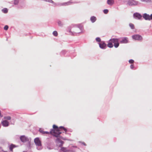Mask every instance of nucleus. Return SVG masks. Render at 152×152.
<instances>
[{
	"label": "nucleus",
	"mask_w": 152,
	"mask_h": 152,
	"mask_svg": "<svg viewBox=\"0 0 152 152\" xmlns=\"http://www.w3.org/2000/svg\"><path fill=\"white\" fill-rule=\"evenodd\" d=\"M53 129L50 132L44 131L41 129H39V131L42 134H50L53 136L57 137H58L60 134L61 133V130L63 129L65 132H66L67 131L66 129L64 127L61 126L59 128H58L57 126L55 125H53Z\"/></svg>",
	"instance_id": "obj_1"
},
{
	"label": "nucleus",
	"mask_w": 152,
	"mask_h": 152,
	"mask_svg": "<svg viewBox=\"0 0 152 152\" xmlns=\"http://www.w3.org/2000/svg\"><path fill=\"white\" fill-rule=\"evenodd\" d=\"M114 46L115 48H118L119 46V39L118 38H113L110 39L108 43L107 44V46L110 48H112Z\"/></svg>",
	"instance_id": "obj_2"
},
{
	"label": "nucleus",
	"mask_w": 152,
	"mask_h": 152,
	"mask_svg": "<svg viewBox=\"0 0 152 152\" xmlns=\"http://www.w3.org/2000/svg\"><path fill=\"white\" fill-rule=\"evenodd\" d=\"M132 37L133 39L136 40L141 41L142 39V37L138 34L134 35L132 36Z\"/></svg>",
	"instance_id": "obj_3"
},
{
	"label": "nucleus",
	"mask_w": 152,
	"mask_h": 152,
	"mask_svg": "<svg viewBox=\"0 0 152 152\" xmlns=\"http://www.w3.org/2000/svg\"><path fill=\"white\" fill-rule=\"evenodd\" d=\"M34 142L36 145L38 146H41L42 145L41 142L38 137L35 138L34 139Z\"/></svg>",
	"instance_id": "obj_4"
},
{
	"label": "nucleus",
	"mask_w": 152,
	"mask_h": 152,
	"mask_svg": "<svg viewBox=\"0 0 152 152\" xmlns=\"http://www.w3.org/2000/svg\"><path fill=\"white\" fill-rule=\"evenodd\" d=\"M133 17L134 18L138 19H140L142 17L141 15L137 12L133 14Z\"/></svg>",
	"instance_id": "obj_5"
},
{
	"label": "nucleus",
	"mask_w": 152,
	"mask_h": 152,
	"mask_svg": "<svg viewBox=\"0 0 152 152\" xmlns=\"http://www.w3.org/2000/svg\"><path fill=\"white\" fill-rule=\"evenodd\" d=\"M128 4L129 5H137L138 4V2L133 0L129 1Z\"/></svg>",
	"instance_id": "obj_6"
},
{
	"label": "nucleus",
	"mask_w": 152,
	"mask_h": 152,
	"mask_svg": "<svg viewBox=\"0 0 152 152\" xmlns=\"http://www.w3.org/2000/svg\"><path fill=\"white\" fill-rule=\"evenodd\" d=\"M143 17L145 20H151L150 15L146 13H144L143 15Z\"/></svg>",
	"instance_id": "obj_7"
},
{
	"label": "nucleus",
	"mask_w": 152,
	"mask_h": 152,
	"mask_svg": "<svg viewBox=\"0 0 152 152\" xmlns=\"http://www.w3.org/2000/svg\"><path fill=\"white\" fill-rule=\"evenodd\" d=\"M21 141L23 142H25L28 141V139L25 136H21L20 137Z\"/></svg>",
	"instance_id": "obj_8"
},
{
	"label": "nucleus",
	"mask_w": 152,
	"mask_h": 152,
	"mask_svg": "<svg viewBox=\"0 0 152 152\" xmlns=\"http://www.w3.org/2000/svg\"><path fill=\"white\" fill-rule=\"evenodd\" d=\"M99 45V47L102 49H104L106 47V44L104 41H101Z\"/></svg>",
	"instance_id": "obj_9"
},
{
	"label": "nucleus",
	"mask_w": 152,
	"mask_h": 152,
	"mask_svg": "<svg viewBox=\"0 0 152 152\" xmlns=\"http://www.w3.org/2000/svg\"><path fill=\"white\" fill-rule=\"evenodd\" d=\"M1 124L4 127L8 126L9 125V122L6 120L2 121L1 122Z\"/></svg>",
	"instance_id": "obj_10"
},
{
	"label": "nucleus",
	"mask_w": 152,
	"mask_h": 152,
	"mask_svg": "<svg viewBox=\"0 0 152 152\" xmlns=\"http://www.w3.org/2000/svg\"><path fill=\"white\" fill-rule=\"evenodd\" d=\"M128 42V39L126 37H123L122 39L120 41L121 43H126Z\"/></svg>",
	"instance_id": "obj_11"
},
{
	"label": "nucleus",
	"mask_w": 152,
	"mask_h": 152,
	"mask_svg": "<svg viewBox=\"0 0 152 152\" xmlns=\"http://www.w3.org/2000/svg\"><path fill=\"white\" fill-rule=\"evenodd\" d=\"M107 2L109 5H112L114 3V1L113 0H107Z\"/></svg>",
	"instance_id": "obj_12"
},
{
	"label": "nucleus",
	"mask_w": 152,
	"mask_h": 152,
	"mask_svg": "<svg viewBox=\"0 0 152 152\" xmlns=\"http://www.w3.org/2000/svg\"><path fill=\"white\" fill-rule=\"evenodd\" d=\"M16 147V146L13 144H11L9 148L10 150L12 152L13 151V149Z\"/></svg>",
	"instance_id": "obj_13"
},
{
	"label": "nucleus",
	"mask_w": 152,
	"mask_h": 152,
	"mask_svg": "<svg viewBox=\"0 0 152 152\" xmlns=\"http://www.w3.org/2000/svg\"><path fill=\"white\" fill-rule=\"evenodd\" d=\"M96 18L94 16H92L91 17L90 20L92 22L94 23L96 20Z\"/></svg>",
	"instance_id": "obj_14"
},
{
	"label": "nucleus",
	"mask_w": 152,
	"mask_h": 152,
	"mask_svg": "<svg viewBox=\"0 0 152 152\" xmlns=\"http://www.w3.org/2000/svg\"><path fill=\"white\" fill-rule=\"evenodd\" d=\"M61 150L64 152H66L67 151V150L66 148L62 147L61 148Z\"/></svg>",
	"instance_id": "obj_15"
},
{
	"label": "nucleus",
	"mask_w": 152,
	"mask_h": 152,
	"mask_svg": "<svg viewBox=\"0 0 152 152\" xmlns=\"http://www.w3.org/2000/svg\"><path fill=\"white\" fill-rule=\"evenodd\" d=\"M2 11L5 13H7L8 12V10L7 8H4L2 10Z\"/></svg>",
	"instance_id": "obj_16"
},
{
	"label": "nucleus",
	"mask_w": 152,
	"mask_h": 152,
	"mask_svg": "<svg viewBox=\"0 0 152 152\" xmlns=\"http://www.w3.org/2000/svg\"><path fill=\"white\" fill-rule=\"evenodd\" d=\"M53 34L56 37H57L58 35V33L56 31H54L53 32Z\"/></svg>",
	"instance_id": "obj_17"
},
{
	"label": "nucleus",
	"mask_w": 152,
	"mask_h": 152,
	"mask_svg": "<svg viewBox=\"0 0 152 152\" xmlns=\"http://www.w3.org/2000/svg\"><path fill=\"white\" fill-rule=\"evenodd\" d=\"M129 26H130V27L132 29H134V24L132 23H130L129 24Z\"/></svg>",
	"instance_id": "obj_18"
},
{
	"label": "nucleus",
	"mask_w": 152,
	"mask_h": 152,
	"mask_svg": "<svg viewBox=\"0 0 152 152\" xmlns=\"http://www.w3.org/2000/svg\"><path fill=\"white\" fill-rule=\"evenodd\" d=\"M4 119H7L8 120H10L11 119V117L10 116H5L4 118Z\"/></svg>",
	"instance_id": "obj_19"
},
{
	"label": "nucleus",
	"mask_w": 152,
	"mask_h": 152,
	"mask_svg": "<svg viewBox=\"0 0 152 152\" xmlns=\"http://www.w3.org/2000/svg\"><path fill=\"white\" fill-rule=\"evenodd\" d=\"M19 2L18 0H15L14 1V4H17Z\"/></svg>",
	"instance_id": "obj_20"
},
{
	"label": "nucleus",
	"mask_w": 152,
	"mask_h": 152,
	"mask_svg": "<svg viewBox=\"0 0 152 152\" xmlns=\"http://www.w3.org/2000/svg\"><path fill=\"white\" fill-rule=\"evenodd\" d=\"M96 40L97 42H100L101 41V39L99 37H97L96 38Z\"/></svg>",
	"instance_id": "obj_21"
},
{
	"label": "nucleus",
	"mask_w": 152,
	"mask_h": 152,
	"mask_svg": "<svg viewBox=\"0 0 152 152\" xmlns=\"http://www.w3.org/2000/svg\"><path fill=\"white\" fill-rule=\"evenodd\" d=\"M104 14H107L108 12V10L107 9L104 10L103 11Z\"/></svg>",
	"instance_id": "obj_22"
},
{
	"label": "nucleus",
	"mask_w": 152,
	"mask_h": 152,
	"mask_svg": "<svg viewBox=\"0 0 152 152\" xmlns=\"http://www.w3.org/2000/svg\"><path fill=\"white\" fill-rule=\"evenodd\" d=\"M143 2H149L151 1V0H141Z\"/></svg>",
	"instance_id": "obj_23"
},
{
	"label": "nucleus",
	"mask_w": 152,
	"mask_h": 152,
	"mask_svg": "<svg viewBox=\"0 0 152 152\" xmlns=\"http://www.w3.org/2000/svg\"><path fill=\"white\" fill-rule=\"evenodd\" d=\"M8 28V26L7 25H6L4 27V30H7Z\"/></svg>",
	"instance_id": "obj_24"
},
{
	"label": "nucleus",
	"mask_w": 152,
	"mask_h": 152,
	"mask_svg": "<svg viewBox=\"0 0 152 152\" xmlns=\"http://www.w3.org/2000/svg\"><path fill=\"white\" fill-rule=\"evenodd\" d=\"M129 61L130 64H132L134 62V61L132 59L129 60Z\"/></svg>",
	"instance_id": "obj_25"
},
{
	"label": "nucleus",
	"mask_w": 152,
	"mask_h": 152,
	"mask_svg": "<svg viewBox=\"0 0 152 152\" xmlns=\"http://www.w3.org/2000/svg\"><path fill=\"white\" fill-rule=\"evenodd\" d=\"M134 67V66L132 64L130 66V68L132 69H133Z\"/></svg>",
	"instance_id": "obj_26"
},
{
	"label": "nucleus",
	"mask_w": 152,
	"mask_h": 152,
	"mask_svg": "<svg viewBox=\"0 0 152 152\" xmlns=\"http://www.w3.org/2000/svg\"><path fill=\"white\" fill-rule=\"evenodd\" d=\"M46 0V1H48V2H53V1H52V0Z\"/></svg>",
	"instance_id": "obj_27"
},
{
	"label": "nucleus",
	"mask_w": 152,
	"mask_h": 152,
	"mask_svg": "<svg viewBox=\"0 0 152 152\" xmlns=\"http://www.w3.org/2000/svg\"><path fill=\"white\" fill-rule=\"evenodd\" d=\"M0 116L1 117H3V115H1V112L0 111Z\"/></svg>",
	"instance_id": "obj_28"
},
{
	"label": "nucleus",
	"mask_w": 152,
	"mask_h": 152,
	"mask_svg": "<svg viewBox=\"0 0 152 152\" xmlns=\"http://www.w3.org/2000/svg\"><path fill=\"white\" fill-rule=\"evenodd\" d=\"M150 18H151V19H152V14H151L150 15Z\"/></svg>",
	"instance_id": "obj_29"
},
{
	"label": "nucleus",
	"mask_w": 152,
	"mask_h": 152,
	"mask_svg": "<svg viewBox=\"0 0 152 152\" xmlns=\"http://www.w3.org/2000/svg\"><path fill=\"white\" fill-rule=\"evenodd\" d=\"M56 140L58 141H59V138H57V139H56Z\"/></svg>",
	"instance_id": "obj_30"
},
{
	"label": "nucleus",
	"mask_w": 152,
	"mask_h": 152,
	"mask_svg": "<svg viewBox=\"0 0 152 152\" xmlns=\"http://www.w3.org/2000/svg\"><path fill=\"white\" fill-rule=\"evenodd\" d=\"M82 144H83L84 145H86V143H85V142H83V143H82Z\"/></svg>",
	"instance_id": "obj_31"
},
{
	"label": "nucleus",
	"mask_w": 152,
	"mask_h": 152,
	"mask_svg": "<svg viewBox=\"0 0 152 152\" xmlns=\"http://www.w3.org/2000/svg\"><path fill=\"white\" fill-rule=\"evenodd\" d=\"M60 142H61V143H63V141H60Z\"/></svg>",
	"instance_id": "obj_32"
},
{
	"label": "nucleus",
	"mask_w": 152,
	"mask_h": 152,
	"mask_svg": "<svg viewBox=\"0 0 152 152\" xmlns=\"http://www.w3.org/2000/svg\"><path fill=\"white\" fill-rule=\"evenodd\" d=\"M61 138L63 139L62 137H61Z\"/></svg>",
	"instance_id": "obj_33"
},
{
	"label": "nucleus",
	"mask_w": 152,
	"mask_h": 152,
	"mask_svg": "<svg viewBox=\"0 0 152 152\" xmlns=\"http://www.w3.org/2000/svg\"><path fill=\"white\" fill-rule=\"evenodd\" d=\"M58 24L59 25V24H60V23H59V22H58Z\"/></svg>",
	"instance_id": "obj_34"
},
{
	"label": "nucleus",
	"mask_w": 152,
	"mask_h": 152,
	"mask_svg": "<svg viewBox=\"0 0 152 152\" xmlns=\"http://www.w3.org/2000/svg\"><path fill=\"white\" fill-rule=\"evenodd\" d=\"M58 24L59 25V24H60V23H59V22H58Z\"/></svg>",
	"instance_id": "obj_35"
}]
</instances>
